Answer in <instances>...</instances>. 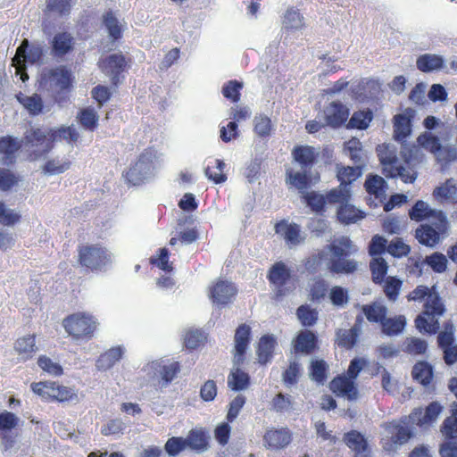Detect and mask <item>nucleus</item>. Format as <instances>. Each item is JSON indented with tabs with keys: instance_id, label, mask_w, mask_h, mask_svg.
I'll return each mask as SVG.
<instances>
[{
	"instance_id": "nucleus-33",
	"label": "nucleus",
	"mask_w": 457,
	"mask_h": 457,
	"mask_svg": "<svg viewBox=\"0 0 457 457\" xmlns=\"http://www.w3.org/2000/svg\"><path fill=\"white\" fill-rule=\"evenodd\" d=\"M125 58L121 54H111L103 62V70L112 77L113 85L119 83V76L125 66Z\"/></svg>"
},
{
	"instance_id": "nucleus-40",
	"label": "nucleus",
	"mask_w": 457,
	"mask_h": 457,
	"mask_svg": "<svg viewBox=\"0 0 457 457\" xmlns=\"http://www.w3.org/2000/svg\"><path fill=\"white\" fill-rule=\"evenodd\" d=\"M364 167L361 165L352 166H337V177L340 185L348 187L353 181L361 176Z\"/></svg>"
},
{
	"instance_id": "nucleus-63",
	"label": "nucleus",
	"mask_w": 457,
	"mask_h": 457,
	"mask_svg": "<svg viewBox=\"0 0 457 457\" xmlns=\"http://www.w3.org/2000/svg\"><path fill=\"white\" fill-rule=\"evenodd\" d=\"M326 258V253L324 251H318L305 258L303 261L304 269L311 274L317 273Z\"/></svg>"
},
{
	"instance_id": "nucleus-51",
	"label": "nucleus",
	"mask_w": 457,
	"mask_h": 457,
	"mask_svg": "<svg viewBox=\"0 0 457 457\" xmlns=\"http://www.w3.org/2000/svg\"><path fill=\"white\" fill-rule=\"evenodd\" d=\"M244 84L237 79H231L226 82L221 89L223 96L233 104H237L241 98V90Z\"/></svg>"
},
{
	"instance_id": "nucleus-3",
	"label": "nucleus",
	"mask_w": 457,
	"mask_h": 457,
	"mask_svg": "<svg viewBox=\"0 0 457 457\" xmlns=\"http://www.w3.org/2000/svg\"><path fill=\"white\" fill-rule=\"evenodd\" d=\"M326 248L330 253L327 268L331 274L352 275L358 270L359 262L354 256L359 249L349 237L336 238Z\"/></svg>"
},
{
	"instance_id": "nucleus-19",
	"label": "nucleus",
	"mask_w": 457,
	"mask_h": 457,
	"mask_svg": "<svg viewBox=\"0 0 457 457\" xmlns=\"http://www.w3.org/2000/svg\"><path fill=\"white\" fill-rule=\"evenodd\" d=\"M263 445L270 450L286 448L293 439V434L288 428H270L263 435Z\"/></svg>"
},
{
	"instance_id": "nucleus-58",
	"label": "nucleus",
	"mask_w": 457,
	"mask_h": 457,
	"mask_svg": "<svg viewBox=\"0 0 457 457\" xmlns=\"http://www.w3.org/2000/svg\"><path fill=\"white\" fill-rule=\"evenodd\" d=\"M455 327L451 320L444 323L443 329L437 335V345L440 349L454 344Z\"/></svg>"
},
{
	"instance_id": "nucleus-27",
	"label": "nucleus",
	"mask_w": 457,
	"mask_h": 457,
	"mask_svg": "<svg viewBox=\"0 0 457 457\" xmlns=\"http://www.w3.org/2000/svg\"><path fill=\"white\" fill-rule=\"evenodd\" d=\"M361 312L370 323L380 324L387 316V307L379 301H373L361 306Z\"/></svg>"
},
{
	"instance_id": "nucleus-17",
	"label": "nucleus",
	"mask_w": 457,
	"mask_h": 457,
	"mask_svg": "<svg viewBox=\"0 0 457 457\" xmlns=\"http://www.w3.org/2000/svg\"><path fill=\"white\" fill-rule=\"evenodd\" d=\"M234 341L233 363L235 366H241L245 361L246 350L251 342L250 326L245 323L239 325L235 331Z\"/></svg>"
},
{
	"instance_id": "nucleus-36",
	"label": "nucleus",
	"mask_w": 457,
	"mask_h": 457,
	"mask_svg": "<svg viewBox=\"0 0 457 457\" xmlns=\"http://www.w3.org/2000/svg\"><path fill=\"white\" fill-rule=\"evenodd\" d=\"M406 326V319L403 315L394 317L386 316L380 324L381 332L388 337L396 336L402 333Z\"/></svg>"
},
{
	"instance_id": "nucleus-4",
	"label": "nucleus",
	"mask_w": 457,
	"mask_h": 457,
	"mask_svg": "<svg viewBox=\"0 0 457 457\" xmlns=\"http://www.w3.org/2000/svg\"><path fill=\"white\" fill-rule=\"evenodd\" d=\"M162 162L151 151L142 153L124 174L129 184L139 186L154 178Z\"/></svg>"
},
{
	"instance_id": "nucleus-14",
	"label": "nucleus",
	"mask_w": 457,
	"mask_h": 457,
	"mask_svg": "<svg viewBox=\"0 0 457 457\" xmlns=\"http://www.w3.org/2000/svg\"><path fill=\"white\" fill-rule=\"evenodd\" d=\"M170 251L166 247L159 248L156 254L149 259V263L159 268L164 272L156 278V287L159 289L167 290L171 287V266L169 264Z\"/></svg>"
},
{
	"instance_id": "nucleus-55",
	"label": "nucleus",
	"mask_w": 457,
	"mask_h": 457,
	"mask_svg": "<svg viewBox=\"0 0 457 457\" xmlns=\"http://www.w3.org/2000/svg\"><path fill=\"white\" fill-rule=\"evenodd\" d=\"M433 195L440 201H454L457 195V187L452 179H447L444 184L434 189Z\"/></svg>"
},
{
	"instance_id": "nucleus-28",
	"label": "nucleus",
	"mask_w": 457,
	"mask_h": 457,
	"mask_svg": "<svg viewBox=\"0 0 457 457\" xmlns=\"http://www.w3.org/2000/svg\"><path fill=\"white\" fill-rule=\"evenodd\" d=\"M74 38L68 32H60L54 35L52 40V54L61 58L73 49Z\"/></svg>"
},
{
	"instance_id": "nucleus-46",
	"label": "nucleus",
	"mask_w": 457,
	"mask_h": 457,
	"mask_svg": "<svg viewBox=\"0 0 457 457\" xmlns=\"http://www.w3.org/2000/svg\"><path fill=\"white\" fill-rule=\"evenodd\" d=\"M328 364L322 359L312 360L309 366V376L318 384H323L328 378Z\"/></svg>"
},
{
	"instance_id": "nucleus-43",
	"label": "nucleus",
	"mask_w": 457,
	"mask_h": 457,
	"mask_svg": "<svg viewBox=\"0 0 457 457\" xmlns=\"http://www.w3.org/2000/svg\"><path fill=\"white\" fill-rule=\"evenodd\" d=\"M287 183L297 188L303 195L306 189L311 187V176L304 172L294 171L293 170H287Z\"/></svg>"
},
{
	"instance_id": "nucleus-24",
	"label": "nucleus",
	"mask_w": 457,
	"mask_h": 457,
	"mask_svg": "<svg viewBox=\"0 0 457 457\" xmlns=\"http://www.w3.org/2000/svg\"><path fill=\"white\" fill-rule=\"evenodd\" d=\"M295 353L311 354L318 348V337L311 330H301L293 340Z\"/></svg>"
},
{
	"instance_id": "nucleus-56",
	"label": "nucleus",
	"mask_w": 457,
	"mask_h": 457,
	"mask_svg": "<svg viewBox=\"0 0 457 457\" xmlns=\"http://www.w3.org/2000/svg\"><path fill=\"white\" fill-rule=\"evenodd\" d=\"M205 334L200 329H189L184 336V345L189 350H195L206 342Z\"/></svg>"
},
{
	"instance_id": "nucleus-29",
	"label": "nucleus",
	"mask_w": 457,
	"mask_h": 457,
	"mask_svg": "<svg viewBox=\"0 0 457 457\" xmlns=\"http://www.w3.org/2000/svg\"><path fill=\"white\" fill-rule=\"evenodd\" d=\"M439 214H445V212L431 209L429 205L422 200L417 201L409 211L410 219L417 222L425 220L430 221L431 220H435L436 216H438Z\"/></svg>"
},
{
	"instance_id": "nucleus-41",
	"label": "nucleus",
	"mask_w": 457,
	"mask_h": 457,
	"mask_svg": "<svg viewBox=\"0 0 457 457\" xmlns=\"http://www.w3.org/2000/svg\"><path fill=\"white\" fill-rule=\"evenodd\" d=\"M364 212L349 204V202L339 205L337 212L338 220L344 224L354 223L364 218Z\"/></svg>"
},
{
	"instance_id": "nucleus-13",
	"label": "nucleus",
	"mask_w": 457,
	"mask_h": 457,
	"mask_svg": "<svg viewBox=\"0 0 457 457\" xmlns=\"http://www.w3.org/2000/svg\"><path fill=\"white\" fill-rule=\"evenodd\" d=\"M147 381L154 386L162 389L171 380V364L169 360L154 361L144 367Z\"/></svg>"
},
{
	"instance_id": "nucleus-16",
	"label": "nucleus",
	"mask_w": 457,
	"mask_h": 457,
	"mask_svg": "<svg viewBox=\"0 0 457 457\" xmlns=\"http://www.w3.org/2000/svg\"><path fill=\"white\" fill-rule=\"evenodd\" d=\"M329 388L337 397H344L348 401H355L359 397L356 382L345 373L333 378L329 383Z\"/></svg>"
},
{
	"instance_id": "nucleus-7",
	"label": "nucleus",
	"mask_w": 457,
	"mask_h": 457,
	"mask_svg": "<svg viewBox=\"0 0 457 457\" xmlns=\"http://www.w3.org/2000/svg\"><path fill=\"white\" fill-rule=\"evenodd\" d=\"M44 55V46L40 44L29 45L28 39H24L18 46L16 54L12 58V64L15 66L16 71L21 75V79L23 82L29 79V75L26 72V63L40 64Z\"/></svg>"
},
{
	"instance_id": "nucleus-53",
	"label": "nucleus",
	"mask_w": 457,
	"mask_h": 457,
	"mask_svg": "<svg viewBox=\"0 0 457 457\" xmlns=\"http://www.w3.org/2000/svg\"><path fill=\"white\" fill-rule=\"evenodd\" d=\"M225 163L220 159L214 160L212 165L205 169L206 177L215 184H220L227 180V175L224 173Z\"/></svg>"
},
{
	"instance_id": "nucleus-32",
	"label": "nucleus",
	"mask_w": 457,
	"mask_h": 457,
	"mask_svg": "<svg viewBox=\"0 0 457 457\" xmlns=\"http://www.w3.org/2000/svg\"><path fill=\"white\" fill-rule=\"evenodd\" d=\"M276 344V339L272 335H264L260 338L256 353L258 361L261 364L264 365L270 361L273 357Z\"/></svg>"
},
{
	"instance_id": "nucleus-45",
	"label": "nucleus",
	"mask_w": 457,
	"mask_h": 457,
	"mask_svg": "<svg viewBox=\"0 0 457 457\" xmlns=\"http://www.w3.org/2000/svg\"><path fill=\"white\" fill-rule=\"evenodd\" d=\"M14 349L21 360L26 361L31 358L37 350L35 344V337L28 336L19 338L15 343Z\"/></svg>"
},
{
	"instance_id": "nucleus-18",
	"label": "nucleus",
	"mask_w": 457,
	"mask_h": 457,
	"mask_svg": "<svg viewBox=\"0 0 457 457\" xmlns=\"http://www.w3.org/2000/svg\"><path fill=\"white\" fill-rule=\"evenodd\" d=\"M386 182L379 175L369 174L364 182V187L369 195L370 205L377 207L386 200Z\"/></svg>"
},
{
	"instance_id": "nucleus-44",
	"label": "nucleus",
	"mask_w": 457,
	"mask_h": 457,
	"mask_svg": "<svg viewBox=\"0 0 457 457\" xmlns=\"http://www.w3.org/2000/svg\"><path fill=\"white\" fill-rule=\"evenodd\" d=\"M370 270L372 281L382 285L388 270V264L383 257H374L370 262Z\"/></svg>"
},
{
	"instance_id": "nucleus-34",
	"label": "nucleus",
	"mask_w": 457,
	"mask_h": 457,
	"mask_svg": "<svg viewBox=\"0 0 457 457\" xmlns=\"http://www.w3.org/2000/svg\"><path fill=\"white\" fill-rule=\"evenodd\" d=\"M345 444L352 451L357 453H363L369 449V444L365 436L357 430H350L344 435Z\"/></svg>"
},
{
	"instance_id": "nucleus-25",
	"label": "nucleus",
	"mask_w": 457,
	"mask_h": 457,
	"mask_svg": "<svg viewBox=\"0 0 457 457\" xmlns=\"http://www.w3.org/2000/svg\"><path fill=\"white\" fill-rule=\"evenodd\" d=\"M275 232L281 234L287 244L299 245L303 238L301 237V228L296 223H287L282 220L275 224Z\"/></svg>"
},
{
	"instance_id": "nucleus-31",
	"label": "nucleus",
	"mask_w": 457,
	"mask_h": 457,
	"mask_svg": "<svg viewBox=\"0 0 457 457\" xmlns=\"http://www.w3.org/2000/svg\"><path fill=\"white\" fill-rule=\"evenodd\" d=\"M125 353L123 346H115L110 348L105 353H102L96 360V366L99 370H107L114 366L119 361Z\"/></svg>"
},
{
	"instance_id": "nucleus-8",
	"label": "nucleus",
	"mask_w": 457,
	"mask_h": 457,
	"mask_svg": "<svg viewBox=\"0 0 457 457\" xmlns=\"http://www.w3.org/2000/svg\"><path fill=\"white\" fill-rule=\"evenodd\" d=\"M448 228L446 215L439 214L435 220L420 224L415 230V237L420 245L433 247L438 244L440 237L447 232Z\"/></svg>"
},
{
	"instance_id": "nucleus-57",
	"label": "nucleus",
	"mask_w": 457,
	"mask_h": 457,
	"mask_svg": "<svg viewBox=\"0 0 457 457\" xmlns=\"http://www.w3.org/2000/svg\"><path fill=\"white\" fill-rule=\"evenodd\" d=\"M326 202L330 204H339L340 205L348 203L351 199V192L349 187L339 185L337 187L331 189L326 195Z\"/></svg>"
},
{
	"instance_id": "nucleus-10",
	"label": "nucleus",
	"mask_w": 457,
	"mask_h": 457,
	"mask_svg": "<svg viewBox=\"0 0 457 457\" xmlns=\"http://www.w3.org/2000/svg\"><path fill=\"white\" fill-rule=\"evenodd\" d=\"M22 140V145L31 151L34 159L40 158L48 154L54 147V142L50 135V129L30 128L27 129Z\"/></svg>"
},
{
	"instance_id": "nucleus-47",
	"label": "nucleus",
	"mask_w": 457,
	"mask_h": 457,
	"mask_svg": "<svg viewBox=\"0 0 457 457\" xmlns=\"http://www.w3.org/2000/svg\"><path fill=\"white\" fill-rule=\"evenodd\" d=\"M187 442L190 449L202 452L207 449L209 437L204 429L195 428L189 431L187 435Z\"/></svg>"
},
{
	"instance_id": "nucleus-5",
	"label": "nucleus",
	"mask_w": 457,
	"mask_h": 457,
	"mask_svg": "<svg viewBox=\"0 0 457 457\" xmlns=\"http://www.w3.org/2000/svg\"><path fill=\"white\" fill-rule=\"evenodd\" d=\"M377 152L383 168V174L386 177H399L404 183H413L416 180L417 173L407 170L399 163L395 148H392L389 145H382L378 146Z\"/></svg>"
},
{
	"instance_id": "nucleus-60",
	"label": "nucleus",
	"mask_w": 457,
	"mask_h": 457,
	"mask_svg": "<svg viewBox=\"0 0 457 457\" xmlns=\"http://www.w3.org/2000/svg\"><path fill=\"white\" fill-rule=\"evenodd\" d=\"M328 288V286L323 278H315L309 288V297L311 301L320 302L324 299L327 295Z\"/></svg>"
},
{
	"instance_id": "nucleus-42",
	"label": "nucleus",
	"mask_w": 457,
	"mask_h": 457,
	"mask_svg": "<svg viewBox=\"0 0 457 457\" xmlns=\"http://www.w3.org/2000/svg\"><path fill=\"white\" fill-rule=\"evenodd\" d=\"M22 146V140L12 136L0 137V153L4 154V163L12 162L13 154Z\"/></svg>"
},
{
	"instance_id": "nucleus-61",
	"label": "nucleus",
	"mask_w": 457,
	"mask_h": 457,
	"mask_svg": "<svg viewBox=\"0 0 457 457\" xmlns=\"http://www.w3.org/2000/svg\"><path fill=\"white\" fill-rule=\"evenodd\" d=\"M103 23L112 39H119L121 37V29L118 19L112 11H108L103 15Z\"/></svg>"
},
{
	"instance_id": "nucleus-37",
	"label": "nucleus",
	"mask_w": 457,
	"mask_h": 457,
	"mask_svg": "<svg viewBox=\"0 0 457 457\" xmlns=\"http://www.w3.org/2000/svg\"><path fill=\"white\" fill-rule=\"evenodd\" d=\"M413 379L424 386H428L433 380V367L427 361H418L412 368Z\"/></svg>"
},
{
	"instance_id": "nucleus-50",
	"label": "nucleus",
	"mask_w": 457,
	"mask_h": 457,
	"mask_svg": "<svg viewBox=\"0 0 457 457\" xmlns=\"http://www.w3.org/2000/svg\"><path fill=\"white\" fill-rule=\"evenodd\" d=\"M296 316L301 324L303 327L308 328L316 324L319 319V312L310 305L303 304L296 309Z\"/></svg>"
},
{
	"instance_id": "nucleus-6",
	"label": "nucleus",
	"mask_w": 457,
	"mask_h": 457,
	"mask_svg": "<svg viewBox=\"0 0 457 457\" xmlns=\"http://www.w3.org/2000/svg\"><path fill=\"white\" fill-rule=\"evenodd\" d=\"M40 87L50 92L56 102L60 99L56 95L68 90L71 85V72L65 66L45 68L40 74Z\"/></svg>"
},
{
	"instance_id": "nucleus-26",
	"label": "nucleus",
	"mask_w": 457,
	"mask_h": 457,
	"mask_svg": "<svg viewBox=\"0 0 457 457\" xmlns=\"http://www.w3.org/2000/svg\"><path fill=\"white\" fill-rule=\"evenodd\" d=\"M362 321L361 316L356 317V323L350 329H338L337 331V344L339 347L350 350L356 345L359 334L360 327L357 323Z\"/></svg>"
},
{
	"instance_id": "nucleus-15",
	"label": "nucleus",
	"mask_w": 457,
	"mask_h": 457,
	"mask_svg": "<svg viewBox=\"0 0 457 457\" xmlns=\"http://www.w3.org/2000/svg\"><path fill=\"white\" fill-rule=\"evenodd\" d=\"M237 288L229 281L219 279L209 287V298L219 306H226L233 302Z\"/></svg>"
},
{
	"instance_id": "nucleus-1",
	"label": "nucleus",
	"mask_w": 457,
	"mask_h": 457,
	"mask_svg": "<svg viewBox=\"0 0 457 457\" xmlns=\"http://www.w3.org/2000/svg\"><path fill=\"white\" fill-rule=\"evenodd\" d=\"M443 410L438 402L430 403L424 410L415 408L408 416H403L400 421L391 420L382 424L385 435L380 439V445L386 453H395L403 445L413 437V431L405 426L407 423L420 428H429L437 419Z\"/></svg>"
},
{
	"instance_id": "nucleus-48",
	"label": "nucleus",
	"mask_w": 457,
	"mask_h": 457,
	"mask_svg": "<svg viewBox=\"0 0 457 457\" xmlns=\"http://www.w3.org/2000/svg\"><path fill=\"white\" fill-rule=\"evenodd\" d=\"M373 113L370 109L354 112L347 123L348 129H366L372 120Z\"/></svg>"
},
{
	"instance_id": "nucleus-59",
	"label": "nucleus",
	"mask_w": 457,
	"mask_h": 457,
	"mask_svg": "<svg viewBox=\"0 0 457 457\" xmlns=\"http://www.w3.org/2000/svg\"><path fill=\"white\" fill-rule=\"evenodd\" d=\"M302 197L312 212H321L324 211L327 202L323 195L312 191L304 193Z\"/></svg>"
},
{
	"instance_id": "nucleus-54",
	"label": "nucleus",
	"mask_w": 457,
	"mask_h": 457,
	"mask_svg": "<svg viewBox=\"0 0 457 457\" xmlns=\"http://www.w3.org/2000/svg\"><path fill=\"white\" fill-rule=\"evenodd\" d=\"M17 99L31 115H37L42 112L43 102L37 94L29 96L20 94L17 96Z\"/></svg>"
},
{
	"instance_id": "nucleus-30",
	"label": "nucleus",
	"mask_w": 457,
	"mask_h": 457,
	"mask_svg": "<svg viewBox=\"0 0 457 457\" xmlns=\"http://www.w3.org/2000/svg\"><path fill=\"white\" fill-rule=\"evenodd\" d=\"M344 152L354 165L365 166L366 154L361 142L357 137H352L344 144Z\"/></svg>"
},
{
	"instance_id": "nucleus-62",
	"label": "nucleus",
	"mask_w": 457,
	"mask_h": 457,
	"mask_svg": "<svg viewBox=\"0 0 457 457\" xmlns=\"http://www.w3.org/2000/svg\"><path fill=\"white\" fill-rule=\"evenodd\" d=\"M428 349V344L425 340L418 337H408L403 342V351L409 354H424Z\"/></svg>"
},
{
	"instance_id": "nucleus-21",
	"label": "nucleus",
	"mask_w": 457,
	"mask_h": 457,
	"mask_svg": "<svg viewBox=\"0 0 457 457\" xmlns=\"http://www.w3.org/2000/svg\"><path fill=\"white\" fill-rule=\"evenodd\" d=\"M200 233L195 220L191 217H184L178 220V229L176 237H173V245L176 242L187 245L196 242L199 239Z\"/></svg>"
},
{
	"instance_id": "nucleus-2",
	"label": "nucleus",
	"mask_w": 457,
	"mask_h": 457,
	"mask_svg": "<svg viewBox=\"0 0 457 457\" xmlns=\"http://www.w3.org/2000/svg\"><path fill=\"white\" fill-rule=\"evenodd\" d=\"M409 300H426L423 311L415 319V326L421 333L436 334L439 329V319L445 313V307L436 291V287L418 286L408 295Z\"/></svg>"
},
{
	"instance_id": "nucleus-38",
	"label": "nucleus",
	"mask_w": 457,
	"mask_h": 457,
	"mask_svg": "<svg viewBox=\"0 0 457 457\" xmlns=\"http://www.w3.org/2000/svg\"><path fill=\"white\" fill-rule=\"evenodd\" d=\"M236 366L228 376V386L233 391H242L250 385V376Z\"/></svg>"
},
{
	"instance_id": "nucleus-39",
	"label": "nucleus",
	"mask_w": 457,
	"mask_h": 457,
	"mask_svg": "<svg viewBox=\"0 0 457 457\" xmlns=\"http://www.w3.org/2000/svg\"><path fill=\"white\" fill-rule=\"evenodd\" d=\"M440 431L445 440H457V402L451 406V414L442 423Z\"/></svg>"
},
{
	"instance_id": "nucleus-64",
	"label": "nucleus",
	"mask_w": 457,
	"mask_h": 457,
	"mask_svg": "<svg viewBox=\"0 0 457 457\" xmlns=\"http://www.w3.org/2000/svg\"><path fill=\"white\" fill-rule=\"evenodd\" d=\"M410 252V245L405 244L401 237H395L387 246V253L395 258L405 257Z\"/></svg>"
},
{
	"instance_id": "nucleus-9",
	"label": "nucleus",
	"mask_w": 457,
	"mask_h": 457,
	"mask_svg": "<svg viewBox=\"0 0 457 457\" xmlns=\"http://www.w3.org/2000/svg\"><path fill=\"white\" fill-rule=\"evenodd\" d=\"M267 278L274 286V299L278 301L295 289L290 269L282 261L276 262L268 270Z\"/></svg>"
},
{
	"instance_id": "nucleus-35",
	"label": "nucleus",
	"mask_w": 457,
	"mask_h": 457,
	"mask_svg": "<svg viewBox=\"0 0 457 457\" xmlns=\"http://www.w3.org/2000/svg\"><path fill=\"white\" fill-rule=\"evenodd\" d=\"M445 60L441 55L424 54L417 58L416 65L422 72H431L444 67Z\"/></svg>"
},
{
	"instance_id": "nucleus-12",
	"label": "nucleus",
	"mask_w": 457,
	"mask_h": 457,
	"mask_svg": "<svg viewBox=\"0 0 457 457\" xmlns=\"http://www.w3.org/2000/svg\"><path fill=\"white\" fill-rule=\"evenodd\" d=\"M65 330L73 337H91L96 329V321L92 316L75 313L63 320Z\"/></svg>"
},
{
	"instance_id": "nucleus-22",
	"label": "nucleus",
	"mask_w": 457,
	"mask_h": 457,
	"mask_svg": "<svg viewBox=\"0 0 457 457\" xmlns=\"http://www.w3.org/2000/svg\"><path fill=\"white\" fill-rule=\"evenodd\" d=\"M349 109L339 101L331 102L326 109L327 124L334 129L342 127L349 118Z\"/></svg>"
},
{
	"instance_id": "nucleus-20",
	"label": "nucleus",
	"mask_w": 457,
	"mask_h": 457,
	"mask_svg": "<svg viewBox=\"0 0 457 457\" xmlns=\"http://www.w3.org/2000/svg\"><path fill=\"white\" fill-rule=\"evenodd\" d=\"M415 111L411 108H406L402 113H398L393 118L394 138L402 142L405 140L411 133V121L415 118Z\"/></svg>"
},
{
	"instance_id": "nucleus-52",
	"label": "nucleus",
	"mask_w": 457,
	"mask_h": 457,
	"mask_svg": "<svg viewBox=\"0 0 457 457\" xmlns=\"http://www.w3.org/2000/svg\"><path fill=\"white\" fill-rule=\"evenodd\" d=\"M403 281L394 276H389L383 282V292L390 302H395L400 295Z\"/></svg>"
},
{
	"instance_id": "nucleus-23",
	"label": "nucleus",
	"mask_w": 457,
	"mask_h": 457,
	"mask_svg": "<svg viewBox=\"0 0 457 457\" xmlns=\"http://www.w3.org/2000/svg\"><path fill=\"white\" fill-rule=\"evenodd\" d=\"M292 156L301 168L304 170H310L317 162L319 152L311 145H296L292 150Z\"/></svg>"
},
{
	"instance_id": "nucleus-11",
	"label": "nucleus",
	"mask_w": 457,
	"mask_h": 457,
	"mask_svg": "<svg viewBox=\"0 0 457 457\" xmlns=\"http://www.w3.org/2000/svg\"><path fill=\"white\" fill-rule=\"evenodd\" d=\"M79 261L91 270H103L112 264V254L97 245H85L79 250Z\"/></svg>"
},
{
	"instance_id": "nucleus-49",
	"label": "nucleus",
	"mask_w": 457,
	"mask_h": 457,
	"mask_svg": "<svg viewBox=\"0 0 457 457\" xmlns=\"http://www.w3.org/2000/svg\"><path fill=\"white\" fill-rule=\"evenodd\" d=\"M50 135L53 142L57 140H65L69 144L77 142L79 137V133L73 126L50 129Z\"/></svg>"
}]
</instances>
